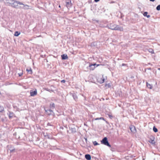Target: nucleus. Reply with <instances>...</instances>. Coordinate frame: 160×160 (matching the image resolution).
<instances>
[{"label": "nucleus", "mask_w": 160, "mask_h": 160, "mask_svg": "<svg viewBox=\"0 0 160 160\" xmlns=\"http://www.w3.org/2000/svg\"><path fill=\"white\" fill-rule=\"evenodd\" d=\"M106 87L108 88H110L111 87V85L110 83H108L106 85Z\"/></svg>", "instance_id": "24"}, {"label": "nucleus", "mask_w": 160, "mask_h": 160, "mask_svg": "<svg viewBox=\"0 0 160 160\" xmlns=\"http://www.w3.org/2000/svg\"><path fill=\"white\" fill-rule=\"evenodd\" d=\"M106 79V77L104 78L103 76H102V78H98V82H99L100 83H102L104 82V80H105V79Z\"/></svg>", "instance_id": "6"}, {"label": "nucleus", "mask_w": 160, "mask_h": 160, "mask_svg": "<svg viewBox=\"0 0 160 160\" xmlns=\"http://www.w3.org/2000/svg\"><path fill=\"white\" fill-rule=\"evenodd\" d=\"M26 71L28 72H30V73L31 74L32 73V69L31 68H29V69H27Z\"/></svg>", "instance_id": "19"}, {"label": "nucleus", "mask_w": 160, "mask_h": 160, "mask_svg": "<svg viewBox=\"0 0 160 160\" xmlns=\"http://www.w3.org/2000/svg\"><path fill=\"white\" fill-rule=\"evenodd\" d=\"M147 86L148 88L150 89H152V85L150 84L148 82H147Z\"/></svg>", "instance_id": "16"}, {"label": "nucleus", "mask_w": 160, "mask_h": 160, "mask_svg": "<svg viewBox=\"0 0 160 160\" xmlns=\"http://www.w3.org/2000/svg\"><path fill=\"white\" fill-rule=\"evenodd\" d=\"M55 107V105L54 103H52L50 105V108L51 109H53Z\"/></svg>", "instance_id": "20"}, {"label": "nucleus", "mask_w": 160, "mask_h": 160, "mask_svg": "<svg viewBox=\"0 0 160 160\" xmlns=\"http://www.w3.org/2000/svg\"><path fill=\"white\" fill-rule=\"evenodd\" d=\"M100 119H103V120H104V118H97L95 119V120H100Z\"/></svg>", "instance_id": "27"}, {"label": "nucleus", "mask_w": 160, "mask_h": 160, "mask_svg": "<svg viewBox=\"0 0 160 160\" xmlns=\"http://www.w3.org/2000/svg\"><path fill=\"white\" fill-rule=\"evenodd\" d=\"M13 116V113L11 112H9V117L10 118H12Z\"/></svg>", "instance_id": "18"}, {"label": "nucleus", "mask_w": 160, "mask_h": 160, "mask_svg": "<svg viewBox=\"0 0 160 160\" xmlns=\"http://www.w3.org/2000/svg\"><path fill=\"white\" fill-rule=\"evenodd\" d=\"M22 73H21L20 74H19V76H21V75H22Z\"/></svg>", "instance_id": "30"}, {"label": "nucleus", "mask_w": 160, "mask_h": 160, "mask_svg": "<svg viewBox=\"0 0 160 160\" xmlns=\"http://www.w3.org/2000/svg\"><path fill=\"white\" fill-rule=\"evenodd\" d=\"M74 132H75V129H74Z\"/></svg>", "instance_id": "36"}, {"label": "nucleus", "mask_w": 160, "mask_h": 160, "mask_svg": "<svg viewBox=\"0 0 160 160\" xmlns=\"http://www.w3.org/2000/svg\"><path fill=\"white\" fill-rule=\"evenodd\" d=\"M158 70H160V68H158Z\"/></svg>", "instance_id": "34"}, {"label": "nucleus", "mask_w": 160, "mask_h": 160, "mask_svg": "<svg viewBox=\"0 0 160 160\" xmlns=\"http://www.w3.org/2000/svg\"><path fill=\"white\" fill-rule=\"evenodd\" d=\"M149 142L152 144H154L155 142L154 141V137H152L150 138V140L149 141Z\"/></svg>", "instance_id": "9"}, {"label": "nucleus", "mask_w": 160, "mask_h": 160, "mask_svg": "<svg viewBox=\"0 0 160 160\" xmlns=\"http://www.w3.org/2000/svg\"><path fill=\"white\" fill-rule=\"evenodd\" d=\"M85 140H86V141H87V139H86H86H85Z\"/></svg>", "instance_id": "35"}, {"label": "nucleus", "mask_w": 160, "mask_h": 160, "mask_svg": "<svg viewBox=\"0 0 160 160\" xmlns=\"http://www.w3.org/2000/svg\"><path fill=\"white\" fill-rule=\"evenodd\" d=\"M153 130L155 132H157L158 131L157 129L155 127H153Z\"/></svg>", "instance_id": "22"}, {"label": "nucleus", "mask_w": 160, "mask_h": 160, "mask_svg": "<svg viewBox=\"0 0 160 160\" xmlns=\"http://www.w3.org/2000/svg\"><path fill=\"white\" fill-rule=\"evenodd\" d=\"M148 51L151 53H154L153 50L152 49H149L148 50Z\"/></svg>", "instance_id": "23"}, {"label": "nucleus", "mask_w": 160, "mask_h": 160, "mask_svg": "<svg viewBox=\"0 0 160 160\" xmlns=\"http://www.w3.org/2000/svg\"><path fill=\"white\" fill-rule=\"evenodd\" d=\"M24 6V8L26 9H28L30 8V7L28 5L22 4Z\"/></svg>", "instance_id": "14"}, {"label": "nucleus", "mask_w": 160, "mask_h": 160, "mask_svg": "<svg viewBox=\"0 0 160 160\" xmlns=\"http://www.w3.org/2000/svg\"><path fill=\"white\" fill-rule=\"evenodd\" d=\"M109 118H112V116L111 115H108Z\"/></svg>", "instance_id": "29"}, {"label": "nucleus", "mask_w": 160, "mask_h": 160, "mask_svg": "<svg viewBox=\"0 0 160 160\" xmlns=\"http://www.w3.org/2000/svg\"><path fill=\"white\" fill-rule=\"evenodd\" d=\"M18 4L22 5L23 4L18 1L13 0L12 5V7L15 8H18Z\"/></svg>", "instance_id": "2"}, {"label": "nucleus", "mask_w": 160, "mask_h": 160, "mask_svg": "<svg viewBox=\"0 0 160 160\" xmlns=\"http://www.w3.org/2000/svg\"><path fill=\"white\" fill-rule=\"evenodd\" d=\"M155 0H150V1L151 2H154L155 1Z\"/></svg>", "instance_id": "32"}, {"label": "nucleus", "mask_w": 160, "mask_h": 160, "mask_svg": "<svg viewBox=\"0 0 160 160\" xmlns=\"http://www.w3.org/2000/svg\"><path fill=\"white\" fill-rule=\"evenodd\" d=\"M130 129L131 131L133 133L136 132V130L135 127L134 126H131L130 127Z\"/></svg>", "instance_id": "8"}, {"label": "nucleus", "mask_w": 160, "mask_h": 160, "mask_svg": "<svg viewBox=\"0 0 160 160\" xmlns=\"http://www.w3.org/2000/svg\"><path fill=\"white\" fill-rule=\"evenodd\" d=\"M61 82L63 83H65V81L64 80H63L61 81Z\"/></svg>", "instance_id": "28"}, {"label": "nucleus", "mask_w": 160, "mask_h": 160, "mask_svg": "<svg viewBox=\"0 0 160 160\" xmlns=\"http://www.w3.org/2000/svg\"><path fill=\"white\" fill-rule=\"evenodd\" d=\"M46 112H47V114L48 115H51L53 113V112L52 110L51 109L47 110H46L45 109Z\"/></svg>", "instance_id": "10"}, {"label": "nucleus", "mask_w": 160, "mask_h": 160, "mask_svg": "<svg viewBox=\"0 0 160 160\" xmlns=\"http://www.w3.org/2000/svg\"><path fill=\"white\" fill-rule=\"evenodd\" d=\"M85 158L88 160H90L91 159V157L89 154H86L85 155Z\"/></svg>", "instance_id": "12"}, {"label": "nucleus", "mask_w": 160, "mask_h": 160, "mask_svg": "<svg viewBox=\"0 0 160 160\" xmlns=\"http://www.w3.org/2000/svg\"><path fill=\"white\" fill-rule=\"evenodd\" d=\"M100 0H94V1L96 2H98V1H99Z\"/></svg>", "instance_id": "31"}, {"label": "nucleus", "mask_w": 160, "mask_h": 160, "mask_svg": "<svg viewBox=\"0 0 160 160\" xmlns=\"http://www.w3.org/2000/svg\"><path fill=\"white\" fill-rule=\"evenodd\" d=\"M148 12H144L143 15L144 16L147 17V18H149L150 17V15H148Z\"/></svg>", "instance_id": "15"}, {"label": "nucleus", "mask_w": 160, "mask_h": 160, "mask_svg": "<svg viewBox=\"0 0 160 160\" xmlns=\"http://www.w3.org/2000/svg\"><path fill=\"white\" fill-rule=\"evenodd\" d=\"M93 143L94 145H97L98 144V143L96 141L93 142Z\"/></svg>", "instance_id": "25"}, {"label": "nucleus", "mask_w": 160, "mask_h": 160, "mask_svg": "<svg viewBox=\"0 0 160 160\" xmlns=\"http://www.w3.org/2000/svg\"><path fill=\"white\" fill-rule=\"evenodd\" d=\"M62 59L63 60H65L68 59V57L66 54H63L61 56Z\"/></svg>", "instance_id": "13"}, {"label": "nucleus", "mask_w": 160, "mask_h": 160, "mask_svg": "<svg viewBox=\"0 0 160 160\" xmlns=\"http://www.w3.org/2000/svg\"><path fill=\"white\" fill-rule=\"evenodd\" d=\"M95 66L97 67L99 66V65H97L95 63L94 64H89V69L91 70H93L95 68Z\"/></svg>", "instance_id": "4"}, {"label": "nucleus", "mask_w": 160, "mask_h": 160, "mask_svg": "<svg viewBox=\"0 0 160 160\" xmlns=\"http://www.w3.org/2000/svg\"><path fill=\"white\" fill-rule=\"evenodd\" d=\"M6 2H4V3L6 5H8L12 6V2L13 0H6Z\"/></svg>", "instance_id": "5"}, {"label": "nucleus", "mask_w": 160, "mask_h": 160, "mask_svg": "<svg viewBox=\"0 0 160 160\" xmlns=\"http://www.w3.org/2000/svg\"><path fill=\"white\" fill-rule=\"evenodd\" d=\"M156 9L157 10H160V5H158L157 6V7L156 8Z\"/></svg>", "instance_id": "26"}, {"label": "nucleus", "mask_w": 160, "mask_h": 160, "mask_svg": "<svg viewBox=\"0 0 160 160\" xmlns=\"http://www.w3.org/2000/svg\"><path fill=\"white\" fill-rule=\"evenodd\" d=\"M72 4L71 1H66V5L68 8H69L72 6Z\"/></svg>", "instance_id": "7"}, {"label": "nucleus", "mask_w": 160, "mask_h": 160, "mask_svg": "<svg viewBox=\"0 0 160 160\" xmlns=\"http://www.w3.org/2000/svg\"><path fill=\"white\" fill-rule=\"evenodd\" d=\"M4 109V108L2 106H0V112H2L3 111Z\"/></svg>", "instance_id": "21"}, {"label": "nucleus", "mask_w": 160, "mask_h": 160, "mask_svg": "<svg viewBox=\"0 0 160 160\" xmlns=\"http://www.w3.org/2000/svg\"><path fill=\"white\" fill-rule=\"evenodd\" d=\"M30 95L32 96H34L37 94V91L36 90L34 91H31Z\"/></svg>", "instance_id": "11"}, {"label": "nucleus", "mask_w": 160, "mask_h": 160, "mask_svg": "<svg viewBox=\"0 0 160 160\" xmlns=\"http://www.w3.org/2000/svg\"><path fill=\"white\" fill-rule=\"evenodd\" d=\"M20 34V32H19L18 31H16L15 32L14 35L16 36H18Z\"/></svg>", "instance_id": "17"}, {"label": "nucleus", "mask_w": 160, "mask_h": 160, "mask_svg": "<svg viewBox=\"0 0 160 160\" xmlns=\"http://www.w3.org/2000/svg\"><path fill=\"white\" fill-rule=\"evenodd\" d=\"M102 143L103 144L105 145H107L109 147H111V146L108 143L107 140V138L106 137H105L101 141Z\"/></svg>", "instance_id": "3"}, {"label": "nucleus", "mask_w": 160, "mask_h": 160, "mask_svg": "<svg viewBox=\"0 0 160 160\" xmlns=\"http://www.w3.org/2000/svg\"><path fill=\"white\" fill-rule=\"evenodd\" d=\"M59 8H61V6H60V5H59Z\"/></svg>", "instance_id": "33"}, {"label": "nucleus", "mask_w": 160, "mask_h": 160, "mask_svg": "<svg viewBox=\"0 0 160 160\" xmlns=\"http://www.w3.org/2000/svg\"><path fill=\"white\" fill-rule=\"evenodd\" d=\"M124 65V64H122V66H123V65Z\"/></svg>", "instance_id": "37"}, {"label": "nucleus", "mask_w": 160, "mask_h": 160, "mask_svg": "<svg viewBox=\"0 0 160 160\" xmlns=\"http://www.w3.org/2000/svg\"><path fill=\"white\" fill-rule=\"evenodd\" d=\"M109 28L112 30H118L120 31L123 30L122 27H120L115 24H110L109 26Z\"/></svg>", "instance_id": "1"}]
</instances>
